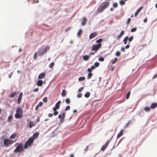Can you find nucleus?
I'll list each match as a JSON object with an SVG mask.
<instances>
[{
  "label": "nucleus",
  "mask_w": 157,
  "mask_h": 157,
  "mask_svg": "<svg viewBox=\"0 0 157 157\" xmlns=\"http://www.w3.org/2000/svg\"><path fill=\"white\" fill-rule=\"evenodd\" d=\"M109 4L110 2H104L101 3L98 9V12L100 13L102 12L108 7Z\"/></svg>",
  "instance_id": "obj_1"
},
{
  "label": "nucleus",
  "mask_w": 157,
  "mask_h": 157,
  "mask_svg": "<svg viewBox=\"0 0 157 157\" xmlns=\"http://www.w3.org/2000/svg\"><path fill=\"white\" fill-rule=\"evenodd\" d=\"M23 112L22 109L20 107H18L16 110V113L15 115L16 118H21L23 116Z\"/></svg>",
  "instance_id": "obj_2"
},
{
  "label": "nucleus",
  "mask_w": 157,
  "mask_h": 157,
  "mask_svg": "<svg viewBox=\"0 0 157 157\" xmlns=\"http://www.w3.org/2000/svg\"><path fill=\"white\" fill-rule=\"evenodd\" d=\"M16 141L6 139L4 140L3 143L6 147H8L10 145L14 143Z\"/></svg>",
  "instance_id": "obj_3"
},
{
  "label": "nucleus",
  "mask_w": 157,
  "mask_h": 157,
  "mask_svg": "<svg viewBox=\"0 0 157 157\" xmlns=\"http://www.w3.org/2000/svg\"><path fill=\"white\" fill-rule=\"evenodd\" d=\"M24 147L22 143H20L14 150L13 152L15 153L20 152L23 150Z\"/></svg>",
  "instance_id": "obj_4"
},
{
  "label": "nucleus",
  "mask_w": 157,
  "mask_h": 157,
  "mask_svg": "<svg viewBox=\"0 0 157 157\" xmlns=\"http://www.w3.org/2000/svg\"><path fill=\"white\" fill-rule=\"evenodd\" d=\"M34 141L33 140L29 138L25 144L24 148L26 149L28 147H31Z\"/></svg>",
  "instance_id": "obj_5"
},
{
  "label": "nucleus",
  "mask_w": 157,
  "mask_h": 157,
  "mask_svg": "<svg viewBox=\"0 0 157 157\" xmlns=\"http://www.w3.org/2000/svg\"><path fill=\"white\" fill-rule=\"evenodd\" d=\"M101 47V44H97L94 45H93L92 48V51H95V52H97L98 50Z\"/></svg>",
  "instance_id": "obj_6"
},
{
  "label": "nucleus",
  "mask_w": 157,
  "mask_h": 157,
  "mask_svg": "<svg viewBox=\"0 0 157 157\" xmlns=\"http://www.w3.org/2000/svg\"><path fill=\"white\" fill-rule=\"evenodd\" d=\"M50 48L49 46H47L43 50L42 52H40V50L38 52L39 55L40 56H42L44 54L46 53L49 50Z\"/></svg>",
  "instance_id": "obj_7"
},
{
  "label": "nucleus",
  "mask_w": 157,
  "mask_h": 157,
  "mask_svg": "<svg viewBox=\"0 0 157 157\" xmlns=\"http://www.w3.org/2000/svg\"><path fill=\"white\" fill-rule=\"evenodd\" d=\"M27 124L29 128H32L33 127L35 126V124L33 121H30L29 119L27 120Z\"/></svg>",
  "instance_id": "obj_8"
},
{
  "label": "nucleus",
  "mask_w": 157,
  "mask_h": 157,
  "mask_svg": "<svg viewBox=\"0 0 157 157\" xmlns=\"http://www.w3.org/2000/svg\"><path fill=\"white\" fill-rule=\"evenodd\" d=\"M110 142V140H108L105 144L102 146L101 148V150L103 151H104L105 149L107 147L109 143Z\"/></svg>",
  "instance_id": "obj_9"
},
{
  "label": "nucleus",
  "mask_w": 157,
  "mask_h": 157,
  "mask_svg": "<svg viewBox=\"0 0 157 157\" xmlns=\"http://www.w3.org/2000/svg\"><path fill=\"white\" fill-rule=\"evenodd\" d=\"M39 132H36L33 134L32 136L30 138L32 139L33 140V141H34L37 138L39 135Z\"/></svg>",
  "instance_id": "obj_10"
},
{
  "label": "nucleus",
  "mask_w": 157,
  "mask_h": 157,
  "mask_svg": "<svg viewBox=\"0 0 157 157\" xmlns=\"http://www.w3.org/2000/svg\"><path fill=\"white\" fill-rule=\"evenodd\" d=\"M65 112H63L61 114L59 115L58 116L59 118L60 119V121H62L63 120L65 117Z\"/></svg>",
  "instance_id": "obj_11"
},
{
  "label": "nucleus",
  "mask_w": 157,
  "mask_h": 157,
  "mask_svg": "<svg viewBox=\"0 0 157 157\" xmlns=\"http://www.w3.org/2000/svg\"><path fill=\"white\" fill-rule=\"evenodd\" d=\"M23 93L22 92H21L19 95L17 101V103L19 104L21 102L22 97Z\"/></svg>",
  "instance_id": "obj_12"
},
{
  "label": "nucleus",
  "mask_w": 157,
  "mask_h": 157,
  "mask_svg": "<svg viewBox=\"0 0 157 157\" xmlns=\"http://www.w3.org/2000/svg\"><path fill=\"white\" fill-rule=\"evenodd\" d=\"M46 74L45 72L42 73L40 74L38 76V78L39 79H41L45 77Z\"/></svg>",
  "instance_id": "obj_13"
},
{
  "label": "nucleus",
  "mask_w": 157,
  "mask_h": 157,
  "mask_svg": "<svg viewBox=\"0 0 157 157\" xmlns=\"http://www.w3.org/2000/svg\"><path fill=\"white\" fill-rule=\"evenodd\" d=\"M97 35V33L96 32H94L91 33L89 36V39L91 40L92 38H94Z\"/></svg>",
  "instance_id": "obj_14"
},
{
  "label": "nucleus",
  "mask_w": 157,
  "mask_h": 157,
  "mask_svg": "<svg viewBox=\"0 0 157 157\" xmlns=\"http://www.w3.org/2000/svg\"><path fill=\"white\" fill-rule=\"evenodd\" d=\"M90 71L91 70L90 69H88L87 70V71L89 72L87 76V78L88 79H90L93 75V74L91 73V71Z\"/></svg>",
  "instance_id": "obj_15"
},
{
  "label": "nucleus",
  "mask_w": 157,
  "mask_h": 157,
  "mask_svg": "<svg viewBox=\"0 0 157 157\" xmlns=\"http://www.w3.org/2000/svg\"><path fill=\"white\" fill-rule=\"evenodd\" d=\"M143 8V6L140 7L137 10L136 12L135 13V17L137 16V15L139 14V13L141 11Z\"/></svg>",
  "instance_id": "obj_16"
},
{
  "label": "nucleus",
  "mask_w": 157,
  "mask_h": 157,
  "mask_svg": "<svg viewBox=\"0 0 157 157\" xmlns=\"http://www.w3.org/2000/svg\"><path fill=\"white\" fill-rule=\"evenodd\" d=\"M123 129H121L120 132L118 134V135L117 136V138L118 139V138H119L122 136L123 135Z\"/></svg>",
  "instance_id": "obj_17"
},
{
  "label": "nucleus",
  "mask_w": 157,
  "mask_h": 157,
  "mask_svg": "<svg viewBox=\"0 0 157 157\" xmlns=\"http://www.w3.org/2000/svg\"><path fill=\"white\" fill-rule=\"evenodd\" d=\"M19 93V92L17 93V92L13 93L9 96V97L10 98H13L17 94H18Z\"/></svg>",
  "instance_id": "obj_18"
},
{
  "label": "nucleus",
  "mask_w": 157,
  "mask_h": 157,
  "mask_svg": "<svg viewBox=\"0 0 157 157\" xmlns=\"http://www.w3.org/2000/svg\"><path fill=\"white\" fill-rule=\"evenodd\" d=\"M43 84V82L41 80H38L37 82V85L38 86H41Z\"/></svg>",
  "instance_id": "obj_19"
},
{
  "label": "nucleus",
  "mask_w": 157,
  "mask_h": 157,
  "mask_svg": "<svg viewBox=\"0 0 157 157\" xmlns=\"http://www.w3.org/2000/svg\"><path fill=\"white\" fill-rule=\"evenodd\" d=\"M82 58L84 60L87 61L89 59L90 56L88 55H84L83 56Z\"/></svg>",
  "instance_id": "obj_20"
},
{
  "label": "nucleus",
  "mask_w": 157,
  "mask_h": 157,
  "mask_svg": "<svg viewBox=\"0 0 157 157\" xmlns=\"http://www.w3.org/2000/svg\"><path fill=\"white\" fill-rule=\"evenodd\" d=\"M157 106V103H153L151 105V108L153 109Z\"/></svg>",
  "instance_id": "obj_21"
},
{
  "label": "nucleus",
  "mask_w": 157,
  "mask_h": 157,
  "mask_svg": "<svg viewBox=\"0 0 157 157\" xmlns=\"http://www.w3.org/2000/svg\"><path fill=\"white\" fill-rule=\"evenodd\" d=\"M61 103V102L60 101H59L55 105V106L56 108H57L58 109H59L60 107V104Z\"/></svg>",
  "instance_id": "obj_22"
},
{
  "label": "nucleus",
  "mask_w": 157,
  "mask_h": 157,
  "mask_svg": "<svg viewBox=\"0 0 157 157\" xmlns=\"http://www.w3.org/2000/svg\"><path fill=\"white\" fill-rule=\"evenodd\" d=\"M82 30L81 29H79L77 33L78 36L80 37L82 34Z\"/></svg>",
  "instance_id": "obj_23"
},
{
  "label": "nucleus",
  "mask_w": 157,
  "mask_h": 157,
  "mask_svg": "<svg viewBox=\"0 0 157 157\" xmlns=\"http://www.w3.org/2000/svg\"><path fill=\"white\" fill-rule=\"evenodd\" d=\"M16 133H13L10 136V138L11 139H14L16 138Z\"/></svg>",
  "instance_id": "obj_24"
},
{
  "label": "nucleus",
  "mask_w": 157,
  "mask_h": 157,
  "mask_svg": "<svg viewBox=\"0 0 157 157\" xmlns=\"http://www.w3.org/2000/svg\"><path fill=\"white\" fill-rule=\"evenodd\" d=\"M128 40V37L126 36L125 37L123 40V41L124 42V44H126L127 43V40Z\"/></svg>",
  "instance_id": "obj_25"
},
{
  "label": "nucleus",
  "mask_w": 157,
  "mask_h": 157,
  "mask_svg": "<svg viewBox=\"0 0 157 157\" xmlns=\"http://www.w3.org/2000/svg\"><path fill=\"white\" fill-rule=\"evenodd\" d=\"M118 60V59L117 58H114V59L112 60L111 61L112 64H114Z\"/></svg>",
  "instance_id": "obj_26"
},
{
  "label": "nucleus",
  "mask_w": 157,
  "mask_h": 157,
  "mask_svg": "<svg viewBox=\"0 0 157 157\" xmlns=\"http://www.w3.org/2000/svg\"><path fill=\"white\" fill-rule=\"evenodd\" d=\"M61 95L63 97H65L66 96V90L65 89H64L63 90L61 94Z\"/></svg>",
  "instance_id": "obj_27"
},
{
  "label": "nucleus",
  "mask_w": 157,
  "mask_h": 157,
  "mask_svg": "<svg viewBox=\"0 0 157 157\" xmlns=\"http://www.w3.org/2000/svg\"><path fill=\"white\" fill-rule=\"evenodd\" d=\"M102 41V39H99L98 40H97L96 41V42L98 44H101V42Z\"/></svg>",
  "instance_id": "obj_28"
},
{
  "label": "nucleus",
  "mask_w": 157,
  "mask_h": 157,
  "mask_svg": "<svg viewBox=\"0 0 157 157\" xmlns=\"http://www.w3.org/2000/svg\"><path fill=\"white\" fill-rule=\"evenodd\" d=\"M150 108L149 107H146L144 108V110L147 112H149L150 111Z\"/></svg>",
  "instance_id": "obj_29"
},
{
  "label": "nucleus",
  "mask_w": 157,
  "mask_h": 157,
  "mask_svg": "<svg viewBox=\"0 0 157 157\" xmlns=\"http://www.w3.org/2000/svg\"><path fill=\"white\" fill-rule=\"evenodd\" d=\"M90 93L89 92H88L86 93L85 94V97L87 98H88L90 96Z\"/></svg>",
  "instance_id": "obj_30"
},
{
  "label": "nucleus",
  "mask_w": 157,
  "mask_h": 157,
  "mask_svg": "<svg viewBox=\"0 0 157 157\" xmlns=\"http://www.w3.org/2000/svg\"><path fill=\"white\" fill-rule=\"evenodd\" d=\"M119 2H120V4H121V5L122 6L124 5L125 4V2H124V1L123 0H121Z\"/></svg>",
  "instance_id": "obj_31"
},
{
  "label": "nucleus",
  "mask_w": 157,
  "mask_h": 157,
  "mask_svg": "<svg viewBox=\"0 0 157 157\" xmlns=\"http://www.w3.org/2000/svg\"><path fill=\"white\" fill-rule=\"evenodd\" d=\"M130 93H131L130 91H129L127 93L126 96V99H128L129 98Z\"/></svg>",
  "instance_id": "obj_32"
},
{
  "label": "nucleus",
  "mask_w": 157,
  "mask_h": 157,
  "mask_svg": "<svg viewBox=\"0 0 157 157\" xmlns=\"http://www.w3.org/2000/svg\"><path fill=\"white\" fill-rule=\"evenodd\" d=\"M85 78L84 77H81L78 78V80L79 81H82L84 80Z\"/></svg>",
  "instance_id": "obj_33"
},
{
  "label": "nucleus",
  "mask_w": 157,
  "mask_h": 157,
  "mask_svg": "<svg viewBox=\"0 0 157 157\" xmlns=\"http://www.w3.org/2000/svg\"><path fill=\"white\" fill-rule=\"evenodd\" d=\"M13 117L12 115H11L9 116L8 118V121L10 122L12 119Z\"/></svg>",
  "instance_id": "obj_34"
},
{
  "label": "nucleus",
  "mask_w": 157,
  "mask_h": 157,
  "mask_svg": "<svg viewBox=\"0 0 157 157\" xmlns=\"http://www.w3.org/2000/svg\"><path fill=\"white\" fill-rule=\"evenodd\" d=\"M118 4L116 2H115L113 3V6L114 8H117L118 6Z\"/></svg>",
  "instance_id": "obj_35"
},
{
  "label": "nucleus",
  "mask_w": 157,
  "mask_h": 157,
  "mask_svg": "<svg viewBox=\"0 0 157 157\" xmlns=\"http://www.w3.org/2000/svg\"><path fill=\"white\" fill-rule=\"evenodd\" d=\"M55 65V63L53 62L51 63L49 65V67L50 68H52Z\"/></svg>",
  "instance_id": "obj_36"
},
{
  "label": "nucleus",
  "mask_w": 157,
  "mask_h": 157,
  "mask_svg": "<svg viewBox=\"0 0 157 157\" xmlns=\"http://www.w3.org/2000/svg\"><path fill=\"white\" fill-rule=\"evenodd\" d=\"M133 37L132 36H130L129 38H128V40L129 42L132 41L133 40Z\"/></svg>",
  "instance_id": "obj_37"
},
{
  "label": "nucleus",
  "mask_w": 157,
  "mask_h": 157,
  "mask_svg": "<svg viewBox=\"0 0 157 157\" xmlns=\"http://www.w3.org/2000/svg\"><path fill=\"white\" fill-rule=\"evenodd\" d=\"M37 53L36 52H35L33 56V58L34 59H36L37 58Z\"/></svg>",
  "instance_id": "obj_38"
},
{
  "label": "nucleus",
  "mask_w": 157,
  "mask_h": 157,
  "mask_svg": "<svg viewBox=\"0 0 157 157\" xmlns=\"http://www.w3.org/2000/svg\"><path fill=\"white\" fill-rule=\"evenodd\" d=\"M48 98L46 97H45L43 98V101L44 102H47L48 101Z\"/></svg>",
  "instance_id": "obj_39"
},
{
  "label": "nucleus",
  "mask_w": 157,
  "mask_h": 157,
  "mask_svg": "<svg viewBox=\"0 0 157 157\" xmlns=\"http://www.w3.org/2000/svg\"><path fill=\"white\" fill-rule=\"evenodd\" d=\"M136 30V28H133L131 29V32H135Z\"/></svg>",
  "instance_id": "obj_40"
},
{
  "label": "nucleus",
  "mask_w": 157,
  "mask_h": 157,
  "mask_svg": "<svg viewBox=\"0 0 157 157\" xmlns=\"http://www.w3.org/2000/svg\"><path fill=\"white\" fill-rule=\"evenodd\" d=\"M98 60L102 62L104 61V59L103 57H101L98 59Z\"/></svg>",
  "instance_id": "obj_41"
},
{
  "label": "nucleus",
  "mask_w": 157,
  "mask_h": 157,
  "mask_svg": "<svg viewBox=\"0 0 157 157\" xmlns=\"http://www.w3.org/2000/svg\"><path fill=\"white\" fill-rule=\"evenodd\" d=\"M99 63L98 62H96L94 63V67H98L99 66Z\"/></svg>",
  "instance_id": "obj_42"
},
{
  "label": "nucleus",
  "mask_w": 157,
  "mask_h": 157,
  "mask_svg": "<svg viewBox=\"0 0 157 157\" xmlns=\"http://www.w3.org/2000/svg\"><path fill=\"white\" fill-rule=\"evenodd\" d=\"M66 102L67 104H69L70 103V101L69 98H67L66 100Z\"/></svg>",
  "instance_id": "obj_43"
},
{
  "label": "nucleus",
  "mask_w": 157,
  "mask_h": 157,
  "mask_svg": "<svg viewBox=\"0 0 157 157\" xmlns=\"http://www.w3.org/2000/svg\"><path fill=\"white\" fill-rule=\"evenodd\" d=\"M70 109V106L69 105H68L66 107L65 110V111H67V110H69Z\"/></svg>",
  "instance_id": "obj_44"
},
{
  "label": "nucleus",
  "mask_w": 157,
  "mask_h": 157,
  "mask_svg": "<svg viewBox=\"0 0 157 157\" xmlns=\"http://www.w3.org/2000/svg\"><path fill=\"white\" fill-rule=\"evenodd\" d=\"M116 55L117 56H119L121 55V53L119 51H117L116 53Z\"/></svg>",
  "instance_id": "obj_45"
},
{
  "label": "nucleus",
  "mask_w": 157,
  "mask_h": 157,
  "mask_svg": "<svg viewBox=\"0 0 157 157\" xmlns=\"http://www.w3.org/2000/svg\"><path fill=\"white\" fill-rule=\"evenodd\" d=\"M88 69H90L91 71H92L93 70L95 69V67L94 66H92L91 67V68H89Z\"/></svg>",
  "instance_id": "obj_46"
},
{
  "label": "nucleus",
  "mask_w": 157,
  "mask_h": 157,
  "mask_svg": "<svg viewBox=\"0 0 157 157\" xmlns=\"http://www.w3.org/2000/svg\"><path fill=\"white\" fill-rule=\"evenodd\" d=\"M82 95L81 93H79L77 95V97L78 98H80L82 97Z\"/></svg>",
  "instance_id": "obj_47"
},
{
  "label": "nucleus",
  "mask_w": 157,
  "mask_h": 157,
  "mask_svg": "<svg viewBox=\"0 0 157 157\" xmlns=\"http://www.w3.org/2000/svg\"><path fill=\"white\" fill-rule=\"evenodd\" d=\"M86 20H83V21L82 23V26L85 25L86 22Z\"/></svg>",
  "instance_id": "obj_48"
},
{
  "label": "nucleus",
  "mask_w": 157,
  "mask_h": 157,
  "mask_svg": "<svg viewBox=\"0 0 157 157\" xmlns=\"http://www.w3.org/2000/svg\"><path fill=\"white\" fill-rule=\"evenodd\" d=\"M121 36L120 34L118 35L117 37V40H119L120 39L121 37Z\"/></svg>",
  "instance_id": "obj_49"
},
{
  "label": "nucleus",
  "mask_w": 157,
  "mask_h": 157,
  "mask_svg": "<svg viewBox=\"0 0 157 157\" xmlns=\"http://www.w3.org/2000/svg\"><path fill=\"white\" fill-rule=\"evenodd\" d=\"M58 114V112L57 111H54V113H53V115L55 116H56Z\"/></svg>",
  "instance_id": "obj_50"
},
{
  "label": "nucleus",
  "mask_w": 157,
  "mask_h": 157,
  "mask_svg": "<svg viewBox=\"0 0 157 157\" xmlns=\"http://www.w3.org/2000/svg\"><path fill=\"white\" fill-rule=\"evenodd\" d=\"M83 87H81L80 89H78V91L79 92H81L82 91L83 89Z\"/></svg>",
  "instance_id": "obj_51"
},
{
  "label": "nucleus",
  "mask_w": 157,
  "mask_h": 157,
  "mask_svg": "<svg viewBox=\"0 0 157 157\" xmlns=\"http://www.w3.org/2000/svg\"><path fill=\"white\" fill-rule=\"evenodd\" d=\"M43 104V103L42 102H39V104L38 105L39 106V107H40L41 106H42V105Z\"/></svg>",
  "instance_id": "obj_52"
},
{
  "label": "nucleus",
  "mask_w": 157,
  "mask_h": 157,
  "mask_svg": "<svg viewBox=\"0 0 157 157\" xmlns=\"http://www.w3.org/2000/svg\"><path fill=\"white\" fill-rule=\"evenodd\" d=\"M124 31H122L120 33V35L122 36L124 34Z\"/></svg>",
  "instance_id": "obj_53"
},
{
  "label": "nucleus",
  "mask_w": 157,
  "mask_h": 157,
  "mask_svg": "<svg viewBox=\"0 0 157 157\" xmlns=\"http://www.w3.org/2000/svg\"><path fill=\"white\" fill-rule=\"evenodd\" d=\"M71 29V28L70 27H68L67 29H66L65 30V31L66 32H67L69 30H70Z\"/></svg>",
  "instance_id": "obj_54"
},
{
  "label": "nucleus",
  "mask_w": 157,
  "mask_h": 157,
  "mask_svg": "<svg viewBox=\"0 0 157 157\" xmlns=\"http://www.w3.org/2000/svg\"><path fill=\"white\" fill-rule=\"evenodd\" d=\"M39 90V88H36L35 89L33 90V92H37Z\"/></svg>",
  "instance_id": "obj_55"
},
{
  "label": "nucleus",
  "mask_w": 157,
  "mask_h": 157,
  "mask_svg": "<svg viewBox=\"0 0 157 157\" xmlns=\"http://www.w3.org/2000/svg\"><path fill=\"white\" fill-rule=\"evenodd\" d=\"M53 114L52 113H49L48 114V116L49 117H52L53 116Z\"/></svg>",
  "instance_id": "obj_56"
},
{
  "label": "nucleus",
  "mask_w": 157,
  "mask_h": 157,
  "mask_svg": "<svg viewBox=\"0 0 157 157\" xmlns=\"http://www.w3.org/2000/svg\"><path fill=\"white\" fill-rule=\"evenodd\" d=\"M157 77V74H155L153 76V79H155Z\"/></svg>",
  "instance_id": "obj_57"
},
{
  "label": "nucleus",
  "mask_w": 157,
  "mask_h": 157,
  "mask_svg": "<svg viewBox=\"0 0 157 157\" xmlns=\"http://www.w3.org/2000/svg\"><path fill=\"white\" fill-rule=\"evenodd\" d=\"M13 72H11V73H10V74L9 75V76H8L9 78H11V76H12V75H13Z\"/></svg>",
  "instance_id": "obj_58"
},
{
  "label": "nucleus",
  "mask_w": 157,
  "mask_h": 157,
  "mask_svg": "<svg viewBox=\"0 0 157 157\" xmlns=\"http://www.w3.org/2000/svg\"><path fill=\"white\" fill-rule=\"evenodd\" d=\"M88 150V146H87L85 148L84 150L85 151H87Z\"/></svg>",
  "instance_id": "obj_59"
},
{
  "label": "nucleus",
  "mask_w": 157,
  "mask_h": 157,
  "mask_svg": "<svg viewBox=\"0 0 157 157\" xmlns=\"http://www.w3.org/2000/svg\"><path fill=\"white\" fill-rule=\"evenodd\" d=\"M57 109H58L57 108H56V107H54L53 108V110L54 111H56L57 110Z\"/></svg>",
  "instance_id": "obj_60"
},
{
  "label": "nucleus",
  "mask_w": 157,
  "mask_h": 157,
  "mask_svg": "<svg viewBox=\"0 0 157 157\" xmlns=\"http://www.w3.org/2000/svg\"><path fill=\"white\" fill-rule=\"evenodd\" d=\"M39 107V106L38 105H36L35 108L36 110H38V109Z\"/></svg>",
  "instance_id": "obj_61"
},
{
  "label": "nucleus",
  "mask_w": 157,
  "mask_h": 157,
  "mask_svg": "<svg viewBox=\"0 0 157 157\" xmlns=\"http://www.w3.org/2000/svg\"><path fill=\"white\" fill-rule=\"evenodd\" d=\"M121 50L123 52H124V51H125V48H124V47H122L121 48Z\"/></svg>",
  "instance_id": "obj_62"
},
{
  "label": "nucleus",
  "mask_w": 157,
  "mask_h": 157,
  "mask_svg": "<svg viewBox=\"0 0 157 157\" xmlns=\"http://www.w3.org/2000/svg\"><path fill=\"white\" fill-rule=\"evenodd\" d=\"M40 121V118L38 117L36 120V122L37 123V122H38Z\"/></svg>",
  "instance_id": "obj_63"
},
{
  "label": "nucleus",
  "mask_w": 157,
  "mask_h": 157,
  "mask_svg": "<svg viewBox=\"0 0 157 157\" xmlns=\"http://www.w3.org/2000/svg\"><path fill=\"white\" fill-rule=\"evenodd\" d=\"M129 47H130V46L129 45H127L125 46V48L127 49V48H129Z\"/></svg>",
  "instance_id": "obj_64"
}]
</instances>
